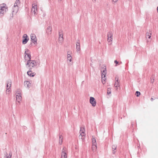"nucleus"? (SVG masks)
I'll return each instance as SVG.
<instances>
[{
	"instance_id": "obj_40",
	"label": "nucleus",
	"mask_w": 158,
	"mask_h": 158,
	"mask_svg": "<svg viewBox=\"0 0 158 158\" xmlns=\"http://www.w3.org/2000/svg\"><path fill=\"white\" fill-rule=\"evenodd\" d=\"M117 0H112L114 2H116Z\"/></svg>"
},
{
	"instance_id": "obj_16",
	"label": "nucleus",
	"mask_w": 158,
	"mask_h": 158,
	"mask_svg": "<svg viewBox=\"0 0 158 158\" xmlns=\"http://www.w3.org/2000/svg\"><path fill=\"white\" fill-rule=\"evenodd\" d=\"M112 36H113V33L111 31H109L108 33L107 34V37H110V40L111 41H112Z\"/></svg>"
},
{
	"instance_id": "obj_1",
	"label": "nucleus",
	"mask_w": 158,
	"mask_h": 158,
	"mask_svg": "<svg viewBox=\"0 0 158 158\" xmlns=\"http://www.w3.org/2000/svg\"><path fill=\"white\" fill-rule=\"evenodd\" d=\"M26 65H28L29 67H32L36 66L37 65V63L36 61L31 60V59L29 60L26 64Z\"/></svg>"
},
{
	"instance_id": "obj_9",
	"label": "nucleus",
	"mask_w": 158,
	"mask_h": 158,
	"mask_svg": "<svg viewBox=\"0 0 158 158\" xmlns=\"http://www.w3.org/2000/svg\"><path fill=\"white\" fill-rule=\"evenodd\" d=\"M11 81L9 80L7 81L6 85V91L9 92L10 90V88L11 87Z\"/></svg>"
},
{
	"instance_id": "obj_41",
	"label": "nucleus",
	"mask_w": 158,
	"mask_h": 158,
	"mask_svg": "<svg viewBox=\"0 0 158 158\" xmlns=\"http://www.w3.org/2000/svg\"><path fill=\"white\" fill-rule=\"evenodd\" d=\"M25 126H24V129L25 128Z\"/></svg>"
},
{
	"instance_id": "obj_3",
	"label": "nucleus",
	"mask_w": 158,
	"mask_h": 158,
	"mask_svg": "<svg viewBox=\"0 0 158 158\" xmlns=\"http://www.w3.org/2000/svg\"><path fill=\"white\" fill-rule=\"evenodd\" d=\"M103 73L102 74V82H103V81H105L106 79L105 78L106 76V68L105 67V68H103V70H102Z\"/></svg>"
},
{
	"instance_id": "obj_10",
	"label": "nucleus",
	"mask_w": 158,
	"mask_h": 158,
	"mask_svg": "<svg viewBox=\"0 0 158 158\" xmlns=\"http://www.w3.org/2000/svg\"><path fill=\"white\" fill-rule=\"evenodd\" d=\"M19 10L18 6H14L12 9L13 14H15L18 12Z\"/></svg>"
},
{
	"instance_id": "obj_8",
	"label": "nucleus",
	"mask_w": 158,
	"mask_h": 158,
	"mask_svg": "<svg viewBox=\"0 0 158 158\" xmlns=\"http://www.w3.org/2000/svg\"><path fill=\"white\" fill-rule=\"evenodd\" d=\"M83 130H81H81H80V132H81V134L80 135H79V138L80 139H83L84 137H83L85 136V133L84 131H85V128L84 127H83Z\"/></svg>"
},
{
	"instance_id": "obj_23",
	"label": "nucleus",
	"mask_w": 158,
	"mask_h": 158,
	"mask_svg": "<svg viewBox=\"0 0 158 158\" xmlns=\"http://www.w3.org/2000/svg\"><path fill=\"white\" fill-rule=\"evenodd\" d=\"M12 156L11 153H10V152L9 153V155H8V154H7V155H6V157L5 158H11Z\"/></svg>"
},
{
	"instance_id": "obj_15",
	"label": "nucleus",
	"mask_w": 158,
	"mask_h": 158,
	"mask_svg": "<svg viewBox=\"0 0 158 158\" xmlns=\"http://www.w3.org/2000/svg\"><path fill=\"white\" fill-rule=\"evenodd\" d=\"M16 98L17 101L19 103L21 100V96L20 95L17 94L16 96Z\"/></svg>"
},
{
	"instance_id": "obj_22",
	"label": "nucleus",
	"mask_w": 158,
	"mask_h": 158,
	"mask_svg": "<svg viewBox=\"0 0 158 158\" xmlns=\"http://www.w3.org/2000/svg\"><path fill=\"white\" fill-rule=\"evenodd\" d=\"M62 31L60 30L59 32V37H63V34L62 33Z\"/></svg>"
},
{
	"instance_id": "obj_25",
	"label": "nucleus",
	"mask_w": 158,
	"mask_h": 158,
	"mask_svg": "<svg viewBox=\"0 0 158 158\" xmlns=\"http://www.w3.org/2000/svg\"><path fill=\"white\" fill-rule=\"evenodd\" d=\"M93 145L92 146V148L93 150H96L97 148V146L96 145V144H93Z\"/></svg>"
},
{
	"instance_id": "obj_7",
	"label": "nucleus",
	"mask_w": 158,
	"mask_h": 158,
	"mask_svg": "<svg viewBox=\"0 0 158 158\" xmlns=\"http://www.w3.org/2000/svg\"><path fill=\"white\" fill-rule=\"evenodd\" d=\"M89 102L93 106H95L96 105V102L94 97H91L90 98Z\"/></svg>"
},
{
	"instance_id": "obj_20",
	"label": "nucleus",
	"mask_w": 158,
	"mask_h": 158,
	"mask_svg": "<svg viewBox=\"0 0 158 158\" xmlns=\"http://www.w3.org/2000/svg\"><path fill=\"white\" fill-rule=\"evenodd\" d=\"M117 148V146L115 145H113L112 146V149L113 150V153L114 154L115 151V150Z\"/></svg>"
},
{
	"instance_id": "obj_26",
	"label": "nucleus",
	"mask_w": 158,
	"mask_h": 158,
	"mask_svg": "<svg viewBox=\"0 0 158 158\" xmlns=\"http://www.w3.org/2000/svg\"><path fill=\"white\" fill-rule=\"evenodd\" d=\"M92 143L93 144H96V140L95 138L92 139Z\"/></svg>"
},
{
	"instance_id": "obj_33",
	"label": "nucleus",
	"mask_w": 158,
	"mask_h": 158,
	"mask_svg": "<svg viewBox=\"0 0 158 158\" xmlns=\"http://www.w3.org/2000/svg\"><path fill=\"white\" fill-rule=\"evenodd\" d=\"M107 40L108 41V42H112V41H111L110 40V37H108V38H107Z\"/></svg>"
},
{
	"instance_id": "obj_21",
	"label": "nucleus",
	"mask_w": 158,
	"mask_h": 158,
	"mask_svg": "<svg viewBox=\"0 0 158 158\" xmlns=\"http://www.w3.org/2000/svg\"><path fill=\"white\" fill-rule=\"evenodd\" d=\"M151 37V34L149 32L146 33V37L147 38L148 37V39H150Z\"/></svg>"
},
{
	"instance_id": "obj_38",
	"label": "nucleus",
	"mask_w": 158,
	"mask_h": 158,
	"mask_svg": "<svg viewBox=\"0 0 158 158\" xmlns=\"http://www.w3.org/2000/svg\"><path fill=\"white\" fill-rule=\"evenodd\" d=\"M14 6H18V5L15 2L14 4Z\"/></svg>"
},
{
	"instance_id": "obj_19",
	"label": "nucleus",
	"mask_w": 158,
	"mask_h": 158,
	"mask_svg": "<svg viewBox=\"0 0 158 158\" xmlns=\"http://www.w3.org/2000/svg\"><path fill=\"white\" fill-rule=\"evenodd\" d=\"M63 137L62 135H59V143L60 144H61L62 143V140Z\"/></svg>"
},
{
	"instance_id": "obj_30",
	"label": "nucleus",
	"mask_w": 158,
	"mask_h": 158,
	"mask_svg": "<svg viewBox=\"0 0 158 158\" xmlns=\"http://www.w3.org/2000/svg\"><path fill=\"white\" fill-rule=\"evenodd\" d=\"M18 5L20 4V1L19 0H16L15 2Z\"/></svg>"
},
{
	"instance_id": "obj_29",
	"label": "nucleus",
	"mask_w": 158,
	"mask_h": 158,
	"mask_svg": "<svg viewBox=\"0 0 158 158\" xmlns=\"http://www.w3.org/2000/svg\"><path fill=\"white\" fill-rule=\"evenodd\" d=\"M111 92L110 89H108L107 91V94H109L111 93Z\"/></svg>"
},
{
	"instance_id": "obj_34",
	"label": "nucleus",
	"mask_w": 158,
	"mask_h": 158,
	"mask_svg": "<svg viewBox=\"0 0 158 158\" xmlns=\"http://www.w3.org/2000/svg\"><path fill=\"white\" fill-rule=\"evenodd\" d=\"M71 57L70 54H68L67 55V58H69V57Z\"/></svg>"
},
{
	"instance_id": "obj_39",
	"label": "nucleus",
	"mask_w": 158,
	"mask_h": 158,
	"mask_svg": "<svg viewBox=\"0 0 158 158\" xmlns=\"http://www.w3.org/2000/svg\"><path fill=\"white\" fill-rule=\"evenodd\" d=\"M153 100H154V99H153V98H151V101H152H152H153Z\"/></svg>"
},
{
	"instance_id": "obj_42",
	"label": "nucleus",
	"mask_w": 158,
	"mask_h": 158,
	"mask_svg": "<svg viewBox=\"0 0 158 158\" xmlns=\"http://www.w3.org/2000/svg\"><path fill=\"white\" fill-rule=\"evenodd\" d=\"M6 154L7 155V153L6 152Z\"/></svg>"
},
{
	"instance_id": "obj_35",
	"label": "nucleus",
	"mask_w": 158,
	"mask_h": 158,
	"mask_svg": "<svg viewBox=\"0 0 158 158\" xmlns=\"http://www.w3.org/2000/svg\"><path fill=\"white\" fill-rule=\"evenodd\" d=\"M154 79H151V82L152 83L154 82Z\"/></svg>"
},
{
	"instance_id": "obj_14",
	"label": "nucleus",
	"mask_w": 158,
	"mask_h": 158,
	"mask_svg": "<svg viewBox=\"0 0 158 158\" xmlns=\"http://www.w3.org/2000/svg\"><path fill=\"white\" fill-rule=\"evenodd\" d=\"M115 82L114 83V86L117 87V89H118L117 87L118 86H119V82H118V78L117 77H116L115 78Z\"/></svg>"
},
{
	"instance_id": "obj_32",
	"label": "nucleus",
	"mask_w": 158,
	"mask_h": 158,
	"mask_svg": "<svg viewBox=\"0 0 158 158\" xmlns=\"http://www.w3.org/2000/svg\"><path fill=\"white\" fill-rule=\"evenodd\" d=\"M68 60H69L70 62H71L72 60V57H69V58H68Z\"/></svg>"
},
{
	"instance_id": "obj_11",
	"label": "nucleus",
	"mask_w": 158,
	"mask_h": 158,
	"mask_svg": "<svg viewBox=\"0 0 158 158\" xmlns=\"http://www.w3.org/2000/svg\"><path fill=\"white\" fill-rule=\"evenodd\" d=\"M76 49L77 52H78L80 50V42L79 40H77L76 43Z\"/></svg>"
},
{
	"instance_id": "obj_24",
	"label": "nucleus",
	"mask_w": 158,
	"mask_h": 158,
	"mask_svg": "<svg viewBox=\"0 0 158 158\" xmlns=\"http://www.w3.org/2000/svg\"><path fill=\"white\" fill-rule=\"evenodd\" d=\"M52 28L50 26L48 27L47 31L48 32H51L52 31Z\"/></svg>"
},
{
	"instance_id": "obj_31",
	"label": "nucleus",
	"mask_w": 158,
	"mask_h": 158,
	"mask_svg": "<svg viewBox=\"0 0 158 158\" xmlns=\"http://www.w3.org/2000/svg\"><path fill=\"white\" fill-rule=\"evenodd\" d=\"M114 63L115 64V66H117V64H118V61L116 60H115L114 61Z\"/></svg>"
},
{
	"instance_id": "obj_27",
	"label": "nucleus",
	"mask_w": 158,
	"mask_h": 158,
	"mask_svg": "<svg viewBox=\"0 0 158 158\" xmlns=\"http://www.w3.org/2000/svg\"><path fill=\"white\" fill-rule=\"evenodd\" d=\"M63 40V37H59V42L61 43Z\"/></svg>"
},
{
	"instance_id": "obj_36",
	"label": "nucleus",
	"mask_w": 158,
	"mask_h": 158,
	"mask_svg": "<svg viewBox=\"0 0 158 158\" xmlns=\"http://www.w3.org/2000/svg\"><path fill=\"white\" fill-rule=\"evenodd\" d=\"M35 10H32L31 11L32 12H33L34 14H35L36 13Z\"/></svg>"
},
{
	"instance_id": "obj_2",
	"label": "nucleus",
	"mask_w": 158,
	"mask_h": 158,
	"mask_svg": "<svg viewBox=\"0 0 158 158\" xmlns=\"http://www.w3.org/2000/svg\"><path fill=\"white\" fill-rule=\"evenodd\" d=\"M6 9L5 4L0 5V17L3 15L4 12L6 11Z\"/></svg>"
},
{
	"instance_id": "obj_28",
	"label": "nucleus",
	"mask_w": 158,
	"mask_h": 158,
	"mask_svg": "<svg viewBox=\"0 0 158 158\" xmlns=\"http://www.w3.org/2000/svg\"><path fill=\"white\" fill-rule=\"evenodd\" d=\"M140 94V93L139 92L136 91L135 92V95L137 97H139Z\"/></svg>"
},
{
	"instance_id": "obj_37",
	"label": "nucleus",
	"mask_w": 158,
	"mask_h": 158,
	"mask_svg": "<svg viewBox=\"0 0 158 158\" xmlns=\"http://www.w3.org/2000/svg\"><path fill=\"white\" fill-rule=\"evenodd\" d=\"M16 93L18 94V95H19L20 94V93H19V91H17V92H16Z\"/></svg>"
},
{
	"instance_id": "obj_17",
	"label": "nucleus",
	"mask_w": 158,
	"mask_h": 158,
	"mask_svg": "<svg viewBox=\"0 0 158 158\" xmlns=\"http://www.w3.org/2000/svg\"><path fill=\"white\" fill-rule=\"evenodd\" d=\"M28 50L27 49V50L25 51V53H24L25 57H26V55H27V57L28 58H29V60H30V59H31V56L30 54L27 52V51L28 52Z\"/></svg>"
},
{
	"instance_id": "obj_18",
	"label": "nucleus",
	"mask_w": 158,
	"mask_h": 158,
	"mask_svg": "<svg viewBox=\"0 0 158 158\" xmlns=\"http://www.w3.org/2000/svg\"><path fill=\"white\" fill-rule=\"evenodd\" d=\"M37 10V5L36 4H33L32 5V8L31 10Z\"/></svg>"
},
{
	"instance_id": "obj_12",
	"label": "nucleus",
	"mask_w": 158,
	"mask_h": 158,
	"mask_svg": "<svg viewBox=\"0 0 158 158\" xmlns=\"http://www.w3.org/2000/svg\"><path fill=\"white\" fill-rule=\"evenodd\" d=\"M31 69V68H29V70L27 71V73L29 76L33 77L35 75V73H32Z\"/></svg>"
},
{
	"instance_id": "obj_4",
	"label": "nucleus",
	"mask_w": 158,
	"mask_h": 158,
	"mask_svg": "<svg viewBox=\"0 0 158 158\" xmlns=\"http://www.w3.org/2000/svg\"><path fill=\"white\" fill-rule=\"evenodd\" d=\"M23 44H26L29 40V38L27 34H24L23 36Z\"/></svg>"
},
{
	"instance_id": "obj_6",
	"label": "nucleus",
	"mask_w": 158,
	"mask_h": 158,
	"mask_svg": "<svg viewBox=\"0 0 158 158\" xmlns=\"http://www.w3.org/2000/svg\"><path fill=\"white\" fill-rule=\"evenodd\" d=\"M67 151L66 149L63 148L62 151L61 158H67Z\"/></svg>"
},
{
	"instance_id": "obj_13",
	"label": "nucleus",
	"mask_w": 158,
	"mask_h": 158,
	"mask_svg": "<svg viewBox=\"0 0 158 158\" xmlns=\"http://www.w3.org/2000/svg\"><path fill=\"white\" fill-rule=\"evenodd\" d=\"M24 85L27 88H29L31 86V84L29 81H25L24 82Z\"/></svg>"
},
{
	"instance_id": "obj_5",
	"label": "nucleus",
	"mask_w": 158,
	"mask_h": 158,
	"mask_svg": "<svg viewBox=\"0 0 158 158\" xmlns=\"http://www.w3.org/2000/svg\"><path fill=\"white\" fill-rule=\"evenodd\" d=\"M31 38L32 42L35 45L36 44L37 39L35 35L31 34Z\"/></svg>"
}]
</instances>
